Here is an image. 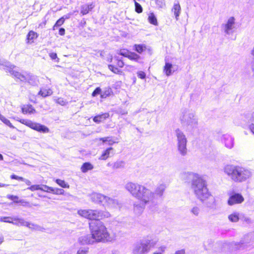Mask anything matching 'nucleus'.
Returning <instances> with one entry per match:
<instances>
[{
    "label": "nucleus",
    "mask_w": 254,
    "mask_h": 254,
    "mask_svg": "<svg viewBox=\"0 0 254 254\" xmlns=\"http://www.w3.org/2000/svg\"><path fill=\"white\" fill-rule=\"evenodd\" d=\"M125 188L138 199V201L133 204V209L137 213H141L146 207L149 209L152 208L156 204L157 197L162 196L166 186L164 184H160L153 192L143 185L129 182L126 184Z\"/></svg>",
    "instance_id": "nucleus-1"
},
{
    "label": "nucleus",
    "mask_w": 254,
    "mask_h": 254,
    "mask_svg": "<svg viewBox=\"0 0 254 254\" xmlns=\"http://www.w3.org/2000/svg\"><path fill=\"white\" fill-rule=\"evenodd\" d=\"M181 178L184 181L192 178L191 188L196 197L208 208L215 206V198L208 190L206 180L201 176L191 172H184L181 174Z\"/></svg>",
    "instance_id": "nucleus-2"
},
{
    "label": "nucleus",
    "mask_w": 254,
    "mask_h": 254,
    "mask_svg": "<svg viewBox=\"0 0 254 254\" xmlns=\"http://www.w3.org/2000/svg\"><path fill=\"white\" fill-rule=\"evenodd\" d=\"M89 227L95 243L112 242L116 240V236L110 234L102 222H92L89 224Z\"/></svg>",
    "instance_id": "nucleus-3"
},
{
    "label": "nucleus",
    "mask_w": 254,
    "mask_h": 254,
    "mask_svg": "<svg viewBox=\"0 0 254 254\" xmlns=\"http://www.w3.org/2000/svg\"><path fill=\"white\" fill-rule=\"evenodd\" d=\"M224 173L236 182H243L252 177V171L241 166L227 164L223 168Z\"/></svg>",
    "instance_id": "nucleus-4"
},
{
    "label": "nucleus",
    "mask_w": 254,
    "mask_h": 254,
    "mask_svg": "<svg viewBox=\"0 0 254 254\" xmlns=\"http://www.w3.org/2000/svg\"><path fill=\"white\" fill-rule=\"evenodd\" d=\"M179 119L182 125L188 129L190 130L197 127L198 119L195 114L189 109H182L180 114Z\"/></svg>",
    "instance_id": "nucleus-5"
},
{
    "label": "nucleus",
    "mask_w": 254,
    "mask_h": 254,
    "mask_svg": "<svg viewBox=\"0 0 254 254\" xmlns=\"http://www.w3.org/2000/svg\"><path fill=\"white\" fill-rule=\"evenodd\" d=\"M0 68L5 70L6 72H9L15 77L20 79L22 81L29 80V77H33L35 79L33 75L30 74H22L17 71V68L13 65L11 64L9 62L0 59Z\"/></svg>",
    "instance_id": "nucleus-6"
},
{
    "label": "nucleus",
    "mask_w": 254,
    "mask_h": 254,
    "mask_svg": "<svg viewBox=\"0 0 254 254\" xmlns=\"http://www.w3.org/2000/svg\"><path fill=\"white\" fill-rule=\"evenodd\" d=\"M157 241L147 239L142 240L135 243L133 247V254H146L148 253L151 248L154 247L157 244Z\"/></svg>",
    "instance_id": "nucleus-7"
},
{
    "label": "nucleus",
    "mask_w": 254,
    "mask_h": 254,
    "mask_svg": "<svg viewBox=\"0 0 254 254\" xmlns=\"http://www.w3.org/2000/svg\"><path fill=\"white\" fill-rule=\"evenodd\" d=\"M175 136L177 138V148L179 154L183 156H186L188 153L187 144V138L184 133L179 128H177L175 131Z\"/></svg>",
    "instance_id": "nucleus-8"
},
{
    "label": "nucleus",
    "mask_w": 254,
    "mask_h": 254,
    "mask_svg": "<svg viewBox=\"0 0 254 254\" xmlns=\"http://www.w3.org/2000/svg\"><path fill=\"white\" fill-rule=\"evenodd\" d=\"M14 119L21 124H24L37 131L43 133H47L49 131V129L47 127L41 125L40 124L33 122L31 120L27 119H19L18 118H14Z\"/></svg>",
    "instance_id": "nucleus-9"
},
{
    "label": "nucleus",
    "mask_w": 254,
    "mask_h": 254,
    "mask_svg": "<svg viewBox=\"0 0 254 254\" xmlns=\"http://www.w3.org/2000/svg\"><path fill=\"white\" fill-rule=\"evenodd\" d=\"M77 213L80 216L88 219H99V211L97 210L80 209L78 211Z\"/></svg>",
    "instance_id": "nucleus-10"
},
{
    "label": "nucleus",
    "mask_w": 254,
    "mask_h": 254,
    "mask_svg": "<svg viewBox=\"0 0 254 254\" xmlns=\"http://www.w3.org/2000/svg\"><path fill=\"white\" fill-rule=\"evenodd\" d=\"M103 205L105 207L110 209H116L120 207V204L118 200L115 198L109 197L108 196H106Z\"/></svg>",
    "instance_id": "nucleus-11"
},
{
    "label": "nucleus",
    "mask_w": 254,
    "mask_h": 254,
    "mask_svg": "<svg viewBox=\"0 0 254 254\" xmlns=\"http://www.w3.org/2000/svg\"><path fill=\"white\" fill-rule=\"evenodd\" d=\"M221 142L228 148L232 149L234 145V138L229 134H223L220 138Z\"/></svg>",
    "instance_id": "nucleus-12"
},
{
    "label": "nucleus",
    "mask_w": 254,
    "mask_h": 254,
    "mask_svg": "<svg viewBox=\"0 0 254 254\" xmlns=\"http://www.w3.org/2000/svg\"><path fill=\"white\" fill-rule=\"evenodd\" d=\"M244 200V197L241 194L234 193L229 194L228 204L229 205H233L234 204L241 203Z\"/></svg>",
    "instance_id": "nucleus-13"
},
{
    "label": "nucleus",
    "mask_w": 254,
    "mask_h": 254,
    "mask_svg": "<svg viewBox=\"0 0 254 254\" xmlns=\"http://www.w3.org/2000/svg\"><path fill=\"white\" fill-rule=\"evenodd\" d=\"M78 242L81 245H91L95 243V240L91 234L85 235L79 237Z\"/></svg>",
    "instance_id": "nucleus-14"
},
{
    "label": "nucleus",
    "mask_w": 254,
    "mask_h": 254,
    "mask_svg": "<svg viewBox=\"0 0 254 254\" xmlns=\"http://www.w3.org/2000/svg\"><path fill=\"white\" fill-rule=\"evenodd\" d=\"M235 19L234 17H230L227 20V23L223 25L224 32L229 34L232 33V29L235 27Z\"/></svg>",
    "instance_id": "nucleus-15"
},
{
    "label": "nucleus",
    "mask_w": 254,
    "mask_h": 254,
    "mask_svg": "<svg viewBox=\"0 0 254 254\" xmlns=\"http://www.w3.org/2000/svg\"><path fill=\"white\" fill-rule=\"evenodd\" d=\"M106 196L102 193L95 192H92L89 195L90 198L93 202L102 204L104 203Z\"/></svg>",
    "instance_id": "nucleus-16"
},
{
    "label": "nucleus",
    "mask_w": 254,
    "mask_h": 254,
    "mask_svg": "<svg viewBox=\"0 0 254 254\" xmlns=\"http://www.w3.org/2000/svg\"><path fill=\"white\" fill-rule=\"evenodd\" d=\"M177 67L172 64L166 62L165 65L164 67L163 71L167 76L172 75L176 70Z\"/></svg>",
    "instance_id": "nucleus-17"
},
{
    "label": "nucleus",
    "mask_w": 254,
    "mask_h": 254,
    "mask_svg": "<svg viewBox=\"0 0 254 254\" xmlns=\"http://www.w3.org/2000/svg\"><path fill=\"white\" fill-rule=\"evenodd\" d=\"M38 37V34L34 31L31 30L27 35L26 41L27 43L32 44L34 42V40L36 39Z\"/></svg>",
    "instance_id": "nucleus-18"
},
{
    "label": "nucleus",
    "mask_w": 254,
    "mask_h": 254,
    "mask_svg": "<svg viewBox=\"0 0 254 254\" xmlns=\"http://www.w3.org/2000/svg\"><path fill=\"white\" fill-rule=\"evenodd\" d=\"M22 112L23 114H34L36 113V110L31 105H25L22 107Z\"/></svg>",
    "instance_id": "nucleus-19"
},
{
    "label": "nucleus",
    "mask_w": 254,
    "mask_h": 254,
    "mask_svg": "<svg viewBox=\"0 0 254 254\" xmlns=\"http://www.w3.org/2000/svg\"><path fill=\"white\" fill-rule=\"evenodd\" d=\"M25 226L28 227L29 229L33 231H42L44 230V228L42 227L37 224L32 223L28 221H26V224H25Z\"/></svg>",
    "instance_id": "nucleus-20"
},
{
    "label": "nucleus",
    "mask_w": 254,
    "mask_h": 254,
    "mask_svg": "<svg viewBox=\"0 0 254 254\" xmlns=\"http://www.w3.org/2000/svg\"><path fill=\"white\" fill-rule=\"evenodd\" d=\"M109 117V114L108 113H105L101 115H99L98 116H95L93 118V121L94 122L96 123H100L106 119L108 118Z\"/></svg>",
    "instance_id": "nucleus-21"
},
{
    "label": "nucleus",
    "mask_w": 254,
    "mask_h": 254,
    "mask_svg": "<svg viewBox=\"0 0 254 254\" xmlns=\"http://www.w3.org/2000/svg\"><path fill=\"white\" fill-rule=\"evenodd\" d=\"M181 6L179 2H175L174 4L173 7L172 8V11L174 12L176 20H178L180 12H181Z\"/></svg>",
    "instance_id": "nucleus-22"
},
{
    "label": "nucleus",
    "mask_w": 254,
    "mask_h": 254,
    "mask_svg": "<svg viewBox=\"0 0 254 254\" xmlns=\"http://www.w3.org/2000/svg\"><path fill=\"white\" fill-rule=\"evenodd\" d=\"M12 224L18 226H25L26 221L22 218L13 217Z\"/></svg>",
    "instance_id": "nucleus-23"
},
{
    "label": "nucleus",
    "mask_w": 254,
    "mask_h": 254,
    "mask_svg": "<svg viewBox=\"0 0 254 254\" xmlns=\"http://www.w3.org/2000/svg\"><path fill=\"white\" fill-rule=\"evenodd\" d=\"M53 93V91L52 89L49 88H42L39 92H38V94L41 95L43 97H46L48 96H50Z\"/></svg>",
    "instance_id": "nucleus-24"
},
{
    "label": "nucleus",
    "mask_w": 254,
    "mask_h": 254,
    "mask_svg": "<svg viewBox=\"0 0 254 254\" xmlns=\"http://www.w3.org/2000/svg\"><path fill=\"white\" fill-rule=\"evenodd\" d=\"M96 140L102 141L103 143L107 142L108 144L109 145H113L114 143L116 142L114 140L113 138L110 136L100 138L99 139H96Z\"/></svg>",
    "instance_id": "nucleus-25"
},
{
    "label": "nucleus",
    "mask_w": 254,
    "mask_h": 254,
    "mask_svg": "<svg viewBox=\"0 0 254 254\" xmlns=\"http://www.w3.org/2000/svg\"><path fill=\"white\" fill-rule=\"evenodd\" d=\"M93 7L94 5L92 4L83 5L81 8V13H82V15L86 14L91 10Z\"/></svg>",
    "instance_id": "nucleus-26"
},
{
    "label": "nucleus",
    "mask_w": 254,
    "mask_h": 254,
    "mask_svg": "<svg viewBox=\"0 0 254 254\" xmlns=\"http://www.w3.org/2000/svg\"><path fill=\"white\" fill-rule=\"evenodd\" d=\"M93 169V166L89 162H86L83 164L81 167V171L83 173H86L88 171Z\"/></svg>",
    "instance_id": "nucleus-27"
},
{
    "label": "nucleus",
    "mask_w": 254,
    "mask_h": 254,
    "mask_svg": "<svg viewBox=\"0 0 254 254\" xmlns=\"http://www.w3.org/2000/svg\"><path fill=\"white\" fill-rule=\"evenodd\" d=\"M148 20L150 24L156 26L158 25L157 19L153 12H150L148 14Z\"/></svg>",
    "instance_id": "nucleus-28"
},
{
    "label": "nucleus",
    "mask_w": 254,
    "mask_h": 254,
    "mask_svg": "<svg viewBox=\"0 0 254 254\" xmlns=\"http://www.w3.org/2000/svg\"><path fill=\"white\" fill-rule=\"evenodd\" d=\"M190 211L192 215L198 216L200 213V208L198 205H194L190 208Z\"/></svg>",
    "instance_id": "nucleus-29"
},
{
    "label": "nucleus",
    "mask_w": 254,
    "mask_h": 254,
    "mask_svg": "<svg viewBox=\"0 0 254 254\" xmlns=\"http://www.w3.org/2000/svg\"><path fill=\"white\" fill-rule=\"evenodd\" d=\"M239 215L238 212H234L228 216V219L232 222H238L239 220Z\"/></svg>",
    "instance_id": "nucleus-30"
},
{
    "label": "nucleus",
    "mask_w": 254,
    "mask_h": 254,
    "mask_svg": "<svg viewBox=\"0 0 254 254\" xmlns=\"http://www.w3.org/2000/svg\"><path fill=\"white\" fill-rule=\"evenodd\" d=\"M113 149L112 147H109L107 148L103 152L99 159L101 160H106V159H107L109 157L110 153L111 151L113 150Z\"/></svg>",
    "instance_id": "nucleus-31"
},
{
    "label": "nucleus",
    "mask_w": 254,
    "mask_h": 254,
    "mask_svg": "<svg viewBox=\"0 0 254 254\" xmlns=\"http://www.w3.org/2000/svg\"><path fill=\"white\" fill-rule=\"evenodd\" d=\"M242 119H245V121H254V112L251 114L249 113L244 114L241 115Z\"/></svg>",
    "instance_id": "nucleus-32"
},
{
    "label": "nucleus",
    "mask_w": 254,
    "mask_h": 254,
    "mask_svg": "<svg viewBox=\"0 0 254 254\" xmlns=\"http://www.w3.org/2000/svg\"><path fill=\"white\" fill-rule=\"evenodd\" d=\"M0 120L5 125L8 126L11 128H14V127L12 126V125L11 124L10 122L6 118H5L3 116L1 115L0 114Z\"/></svg>",
    "instance_id": "nucleus-33"
},
{
    "label": "nucleus",
    "mask_w": 254,
    "mask_h": 254,
    "mask_svg": "<svg viewBox=\"0 0 254 254\" xmlns=\"http://www.w3.org/2000/svg\"><path fill=\"white\" fill-rule=\"evenodd\" d=\"M56 182L61 187L63 188H69V185L64 181L61 179H56Z\"/></svg>",
    "instance_id": "nucleus-34"
},
{
    "label": "nucleus",
    "mask_w": 254,
    "mask_h": 254,
    "mask_svg": "<svg viewBox=\"0 0 254 254\" xmlns=\"http://www.w3.org/2000/svg\"><path fill=\"white\" fill-rule=\"evenodd\" d=\"M125 166V162L123 161H117L115 162L113 165V168L114 169H119L123 168Z\"/></svg>",
    "instance_id": "nucleus-35"
},
{
    "label": "nucleus",
    "mask_w": 254,
    "mask_h": 254,
    "mask_svg": "<svg viewBox=\"0 0 254 254\" xmlns=\"http://www.w3.org/2000/svg\"><path fill=\"white\" fill-rule=\"evenodd\" d=\"M127 58L131 60L137 61L140 59V56L133 52H129Z\"/></svg>",
    "instance_id": "nucleus-36"
},
{
    "label": "nucleus",
    "mask_w": 254,
    "mask_h": 254,
    "mask_svg": "<svg viewBox=\"0 0 254 254\" xmlns=\"http://www.w3.org/2000/svg\"><path fill=\"white\" fill-rule=\"evenodd\" d=\"M135 50L138 53H142L146 49V47L143 45H135Z\"/></svg>",
    "instance_id": "nucleus-37"
},
{
    "label": "nucleus",
    "mask_w": 254,
    "mask_h": 254,
    "mask_svg": "<svg viewBox=\"0 0 254 254\" xmlns=\"http://www.w3.org/2000/svg\"><path fill=\"white\" fill-rule=\"evenodd\" d=\"M99 219H102L103 218H109L111 216L110 213L106 211H99Z\"/></svg>",
    "instance_id": "nucleus-38"
},
{
    "label": "nucleus",
    "mask_w": 254,
    "mask_h": 254,
    "mask_svg": "<svg viewBox=\"0 0 254 254\" xmlns=\"http://www.w3.org/2000/svg\"><path fill=\"white\" fill-rule=\"evenodd\" d=\"M41 190L45 192H52V191H54V188L47 185H42Z\"/></svg>",
    "instance_id": "nucleus-39"
},
{
    "label": "nucleus",
    "mask_w": 254,
    "mask_h": 254,
    "mask_svg": "<svg viewBox=\"0 0 254 254\" xmlns=\"http://www.w3.org/2000/svg\"><path fill=\"white\" fill-rule=\"evenodd\" d=\"M13 217H1L0 221L1 222L12 223L13 222Z\"/></svg>",
    "instance_id": "nucleus-40"
},
{
    "label": "nucleus",
    "mask_w": 254,
    "mask_h": 254,
    "mask_svg": "<svg viewBox=\"0 0 254 254\" xmlns=\"http://www.w3.org/2000/svg\"><path fill=\"white\" fill-rule=\"evenodd\" d=\"M156 4L159 8H163L165 7V0H156Z\"/></svg>",
    "instance_id": "nucleus-41"
},
{
    "label": "nucleus",
    "mask_w": 254,
    "mask_h": 254,
    "mask_svg": "<svg viewBox=\"0 0 254 254\" xmlns=\"http://www.w3.org/2000/svg\"><path fill=\"white\" fill-rule=\"evenodd\" d=\"M64 18L61 17L58 20H57V21L54 26L53 29H55L56 27L61 26L64 24Z\"/></svg>",
    "instance_id": "nucleus-42"
},
{
    "label": "nucleus",
    "mask_w": 254,
    "mask_h": 254,
    "mask_svg": "<svg viewBox=\"0 0 254 254\" xmlns=\"http://www.w3.org/2000/svg\"><path fill=\"white\" fill-rule=\"evenodd\" d=\"M111 90L110 89L102 91L101 93V97L102 98H106L110 95Z\"/></svg>",
    "instance_id": "nucleus-43"
},
{
    "label": "nucleus",
    "mask_w": 254,
    "mask_h": 254,
    "mask_svg": "<svg viewBox=\"0 0 254 254\" xmlns=\"http://www.w3.org/2000/svg\"><path fill=\"white\" fill-rule=\"evenodd\" d=\"M41 185H34L31 186L28 189L30 190L31 191H34L36 190H41Z\"/></svg>",
    "instance_id": "nucleus-44"
},
{
    "label": "nucleus",
    "mask_w": 254,
    "mask_h": 254,
    "mask_svg": "<svg viewBox=\"0 0 254 254\" xmlns=\"http://www.w3.org/2000/svg\"><path fill=\"white\" fill-rule=\"evenodd\" d=\"M110 70H111L112 71H113L115 73H119L121 71L119 69H118L117 67H115L113 65H109L108 66Z\"/></svg>",
    "instance_id": "nucleus-45"
},
{
    "label": "nucleus",
    "mask_w": 254,
    "mask_h": 254,
    "mask_svg": "<svg viewBox=\"0 0 254 254\" xmlns=\"http://www.w3.org/2000/svg\"><path fill=\"white\" fill-rule=\"evenodd\" d=\"M88 248H83L79 249L77 252V254H86L88 252Z\"/></svg>",
    "instance_id": "nucleus-46"
},
{
    "label": "nucleus",
    "mask_w": 254,
    "mask_h": 254,
    "mask_svg": "<svg viewBox=\"0 0 254 254\" xmlns=\"http://www.w3.org/2000/svg\"><path fill=\"white\" fill-rule=\"evenodd\" d=\"M129 52H130L127 49H121L120 51L119 54L122 56L127 58L128 54H129Z\"/></svg>",
    "instance_id": "nucleus-47"
},
{
    "label": "nucleus",
    "mask_w": 254,
    "mask_h": 254,
    "mask_svg": "<svg viewBox=\"0 0 254 254\" xmlns=\"http://www.w3.org/2000/svg\"><path fill=\"white\" fill-rule=\"evenodd\" d=\"M64 190L61 189H55L54 188V191H52V193L56 194H63Z\"/></svg>",
    "instance_id": "nucleus-48"
},
{
    "label": "nucleus",
    "mask_w": 254,
    "mask_h": 254,
    "mask_svg": "<svg viewBox=\"0 0 254 254\" xmlns=\"http://www.w3.org/2000/svg\"><path fill=\"white\" fill-rule=\"evenodd\" d=\"M166 249L167 246L165 245H162L158 248V250L156 251L158 252H160L161 254H164Z\"/></svg>",
    "instance_id": "nucleus-49"
},
{
    "label": "nucleus",
    "mask_w": 254,
    "mask_h": 254,
    "mask_svg": "<svg viewBox=\"0 0 254 254\" xmlns=\"http://www.w3.org/2000/svg\"><path fill=\"white\" fill-rule=\"evenodd\" d=\"M135 11L137 13H141L142 12V8L140 4L137 2H135Z\"/></svg>",
    "instance_id": "nucleus-50"
},
{
    "label": "nucleus",
    "mask_w": 254,
    "mask_h": 254,
    "mask_svg": "<svg viewBox=\"0 0 254 254\" xmlns=\"http://www.w3.org/2000/svg\"><path fill=\"white\" fill-rule=\"evenodd\" d=\"M7 197L9 199L13 200L14 202H15V203L19 202L18 197L17 196L9 195H8Z\"/></svg>",
    "instance_id": "nucleus-51"
},
{
    "label": "nucleus",
    "mask_w": 254,
    "mask_h": 254,
    "mask_svg": "<svg viewBox=\"0 0 254 254\" xmlns=\"http://www.w3.org/2000/svg\"><path fill=\"white\" fill-rule=\"evenodd\" d=\"M101 89L99 87H97L95 89V90L93 91L92 93V96L95 97L97 96V95L100 94L101 93Z\"/></svg>",
    "instance_id": "nucleus-52"
},
{
    "label": "nucleus",
    "mask_w": 254,
    "mask_h": 254,
    "mask_svg": "<svg viewBox=\"0 0 254 254\" xmlns=\"http://www.w3.org/2000/svg\"><path fill=\"white\" fill-rule=\"evenodd\" d=\"M10 178L11 179H15L18 181H24V178H23V177H19L14 174L10 176Z\"/></svg>",
    "instance_id": "nucleus-53"
},
{
    "label": "nucleus",
    "mask_w": 254,
    "mask_h": 254,
    "mask_svg": "<svg viewBox=\"0 0 254 254\" xmlns=\"http://www.w3.org/2000/svg\"><path fill=\"white\" fill-rule=\"evenodd\" d=\"M254 50H252V51H251V55H252L253 59V61L251 63V69H252L253 73L254 74Z\"/></svg>",
    "instance_id": "nucleus-54"
},
{
    "label": "nucleus",
    "mask_w": 254,
    "mask_h": 254,
    "mask_svg": "<svg viewBox=\"0 0 254 254\" xmlns=\"http://www.w3.org/2000/svg\"><path fill=\"white\" fill-rule=\"evenodd\" d=\"M18 203H21L22 205H23L24 206L30 207L29 203L28 202H27V201H25L23 199H20V200H19V202Z\"/></svg>",
    "instance_id": "nucleus-55"
},
{
    "label": "nucleus",
    "mask_w": 254,
    "mask_h": 254,
    "mask_svg": "<svg viewBox=\"0 0 254 254\" xmlns=\"http://www.w3.org/2000/svg\"><path fill=\"white\" fill-rule=\"evenodd\" d=\"M137 76L141 79H144L146 76V74L144 72L142 71H139L137 72Z\"/></svg>",
    "instance_id": "nucleus-56"
},
{
    "label": "nucleus",
    "mask_w": 254,
    "mask_h": 254,
    "mask_svg": "<svg viewBox=\"0 0 254 254\" xmlns=\"http://www.w3.org/2000/svg\"><path fill=\"white\" fill-rule=\"evenodd\" d=\"M57 103L64 106L65 104V101L63 99L59 98L57 100Z\"/></svg>",
    "instance_id": "nucleus-57"
},
{
    "label": "nucleus",
    "mask_w": 254,
    "mask_h": 254,
    "mask_svg": "<svg viewBox=\"0 0 254 254\" xmlns=\"http://www.w3.org/2000/svg\"><path fill=\"white\" fill-rule=\"evenodd\" d=\"M33 76L35 77V79L33 78V77H29L28 78L29 80H25L24 81H27L31 84L33 83L37 79V77L34 75H33Z\"/></svg>",
    "instance_id": "nucleus-58"
},
{
    "label": "nucleus",
    "mask_w": 254,
    "mask_h": 254,
    "mask_svg": "<svg viewBox=\"0 0 254 254\" xmlns=\"http://www.w3.org/2000/svg\"><path fill=\"white\" fill-rule=\"evenodd\" d=\"M50 57L52 60H55L57 58V55L55 53H52L49 54Z\"/></svg>",
    "instance_id": "nucleus-59"
},
{
    "label": "nucleus",
    "mask_w": 254,
    "mask_h": 254,
    "mask_svg": "<svg viewBox=\"0 0 254 254\" xmlns=\"http://www.w3.org/2000/svg\"><path fill=\"white\" fill-rule=\"evenodd\" d=\"M71 15H72V13H69L66 15H64V16H63L62 17L64 18V20H65V19H69L71 17Z\"/></svg>",
    "instance_id": "nucleus-60"
},
{
    "label": "nucleus",
    "mask_w": 254,
    "mask_h": 254,
    "mask_svg": "<svg viewBox=\"0 0 254 254\" xmlns=\"http://www.w3.org/2000/svg\"><path fill=\"white\" fill-rule=\"evenodd\" d=\"M65 34V30L64 28H61L59 30V34L61 35H64Z\"/></svg>",
    "instance_id": "nucleus-61"
},
{
    "label": "nucleus",
    "mask_w": 254,
    "mask_h": 254,
    "mask_svg": "<svg viewBox=\"0 0 254 254\" xmlns=\"http://www.w3.org/2000/svg\"><path fill=\"white\" fill-rule=\"evenodd\" d=\"M124 65V64L123 62V61H118V65L119 67H123Z\"/></svg>",
    "instance_id": "nucleus-62"
},
{
    "label": "nucleus",
    "mask_w": 254,
    "mask_h": 254,
    "mask_svg": "<svg viewBox=\"0 0 254 254\" xmlns=\"http://www.w3.org/2000/svg\"><path fill=\"white\" fill-rule=\"evenodd\" d=\"M251 131L254 134V124H252L250 126Z\"/></svg>",
    "instance_id": "nucleus-63"
},
{
    "label": "nucleus",
    "mask_w": 254,
    "mask_h": 254,
    "mask_svg": "<svg viewBox=\"0 0 254 254\" xmlns=\"http://www.w3.org/2000/svg\"><path fill=\"white\" fill-rule=\"evenodd\" d=\"M23 181L25 182L26 184L28 186H30L31 184V182L28 180H26V179H24V181Z\"/></svg>",
    "instance_id": "nucleus-64"
}]
</instances>
